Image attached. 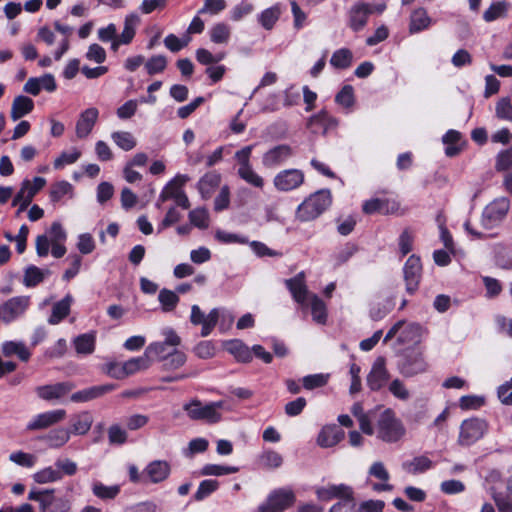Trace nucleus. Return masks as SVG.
Masks as SVG:
<instances>
[{
  "mask_svg": "<svg viewBox=\"0 0 512 512\" xmlns=\"http://www.w3.org/2000/svg\"><path fill=\"white\" fill-rule=\"evenodd\" d=\"M375 418L374 434L379 440L391 444L400 441L404 437L406 433L405 426L391 408H385Z\"/></svg>",
  "mask_w": 512,
  "mask_h": 512,
  "instance_id": "f257e3e1",
  "label": "nucleus"
},
{
  "mask_svg": "<svg viewBox=\"0 0 512 512\" xmlns=\"http://www.w3.org/2000/svg\"><path fill=\"white\" fill-rule=\"evenodd\" d=\"M332 203L329 189H321L306 198L297 208L296 217L302 222L312 221L327 210Z\"/></svg>",
  "mask_w": 512,
  "mask_h": 512,
  "instance_id": "f03ea898",
  "label": "nucleus"
},
{
  "mask_svg": "<svg viewBox=\"0 0 512 512\" xmlns=\"http://www.w3.org/2000/svg\"><path fill=\"white\" fill-rule=\"evenodd\" d=\"M427 363L419 348H407L399 355L397 368L404 377H413L427 370Z\"/></svg>",
  "mask_w": 512,
  "mask_h": 512,
  "instance_id": "7ed1b4c3",
  "label": "nucleus"
},
{
  "mask_svg": "<svg viewBox=\"0 0 512 512\" xmlns=\"http://www.w3.org/2000/svg\"><path fill=\"white\" fill-rule=\"evenodd\" d=\"M510 209V201L506 197H500L489 203L483 210L481 224L485 229L498 226L506 217Z\"/></svg>",
  "mask_w": 512,
  "mask_h": 512,
  "instance_id": "20e7f679",
  "label": "nucleus"
},
{
  "mask_svg": "<svg viewBox=\"0 0 512 512\" xmlns=\"http://www.w3.org/2000/svg\"><path fill=\"white\" fill-rule=\"evenodd\" d=\"M488 424L484 419L470 418L461 423L458 443L469 447L480 440L487 432Z\"/></svg>",
  "mask_w": 512,
  "mask_h": 512,
  "instance_id": "39448f33",
  "label": "nucleus"
},
{
  "mask_svg": "<svg viewBox=\"0 0 512 512\" xmlns=\"http://www.w3.org/2000/svg\"><path fill=\"white\" fill-rule=\"evenodd\" d=\"M295 502V494L289 488H279L270 492L266 501L258 507L259 512H282Z\"/></svg>",
  "mask_w": 512,
  "mask_h": 512,
  "instance_id": "423d86ee",
  "label": "nucleus"
},
{
  "mask_svg": "<svg viewBox=\"0 0 512 512\" xmlns=\"http://www.w3.org/2000/svg\"><path fill=\"white\" fill-rule=\"evenodd\" d=\"M29 296H15L0 305V320L10 324L22 318L30 307Z\"/></svg>",
  "mask_w": 512,
  "mask_h": 512,
  "instance_id": "0eeeda50",
  "label": "nucleus"
},
{
  "mask_svg": "<svg viewBox=\"0 0 512 512\" xmlns=\"http://www.w3.org/2000/svg\"><path fill=\"white\" fill-rule=\"evenodd\" d=\"M221 407V403H209L202 405L199 400H193L184 405V410L192 420H207L215 423L220 419L219 413L216 408Z\"/></svg>",
  "mask_w": 512,
  "mask_h": 512,
  "instance_id": "6e6552de",
  "label": "nucleus"
},
{
  "mask_svg": "<svg viewBox=\"0 0 512 512\" xmlns=\"http://www.w3.org/2000/svg\"><path fill=\"white\" fill-rule=\"evenodd\" d=\"M304 182V173L299 169H285L277 173L273 179L278 191L288 192L300 187Z\"/></svg>",
  "mask_w": 512,
  "mask_h": 512,
  "instance_id": "1a4fd4ad",
  "label": "nucleus"
},
{
  "mask_svg": "<svg viewBox=\"0 0 512 512\" xmlns=\"http://www.w3.org/2000/svg\"><path fill=\"white\" fill-rule=\"evenodd\" d=\"M65 417L66 411L64 409H56L39 413L32 417V419L27 423L26 430H44L63 421Z\"/></svg>",
  "mask_w": 512,
  "mask_h": 512,
  "instance_id": "9d476101",
  "label": "nucleus"
},
{
  "mask_svg": "<svg viewBox=\"0 0 512 512\" xmlns=\"http://www.w3.org/2000/svg\"><path fill=\"white\" fill-rule=\"evenodd\" d=\"M220 317V311L213 308L205 315L198 305L191 307L190 321L193 325H202L201 336L207 337L216 326Z\"/></svg>",
  "mask_w": 512,
  "mask_h": 512,
  "instance_id": "9b49d317",
  "label": "nucleus"
},
{
  "mask_svg": "<svg viewBox=\"0 0 512 512\" xmlns=\"http://www.w3.org/2000/svg\"><path fill=\"white\" fill-rule=\"evenodd\" d=\"M187 175H177L173 180L169 182V184L163 189L160 194L159 199L161 201H166L169 198H174L178 206L183 209H188L190 206V202L188 197L183 191L179 190V186L183 185L188 181Z\"/></svg>",
  "mask_w": 512,
  "mask_h": 512,
  "instance_id": "f8f14e48",
  "label": "nucleus"
},
{
  "mask_svg": "<svg viewBox=\"0 0 512 512\" xmlns=\"http://www.w3.org/2000/svg\"><path fill=\"white\" fill-rule=\"evenodd\" d=\"M421 272L422 265L420 258L416 255H411L403 267L406 291L409 294H414L417 291L421 279Z\"/></svg>",
  "mask_w": 512,
  "mask_h": 512,
  "instance_id": "ddd939ff",
  "label": "nucleus"
},
{
  "mask_svg": "<svg viewBox=\"0 0 512 512\" xmlns=\"http://www.w3.org/2000/svg\"><path fill=\"white\" fill-rule=\"evenodd\" d=\"M285 285L297 303L302 306L308 305V301L312 294H310L307 289L304 272H299L293 278L286 279Z\"/></svg>",
  "mask_w": 512,
  "mask_h": 512,
  "instance_id": "4468645a",
  "label": "nucleus"
},
{
  "mask_svg": "<svg viewBox=\"0 0 512 512\" xmlns=\"http://www.w3.org/2000/svg\"><path fill=\"white\" fill-rule=\"evenodd\" d=\"M389 377L390 375L386 369L385 359L378 357L367 376V385L372 391H378L386 385Z\"/></svg>",
  "mask_w": 512,
  "mask_h": 512,
  "instance_id": "2eb2a0df",
  "label": "nucleus"
},
{
  "mask_svg": "<svg viewBox=\"0 0 512 512\" xmlns=\"http://www.w3.org/2000/svg\"><path fill=\"white\" fill-rule=\"evenodd\" d=\"M293 155V149L287 144L277 145L262 157V164L267 168H274L283 164Z\"/></svg>",
  "mask_w": 512,
  "mask_h": 512,
  "instance_id": "dca6fc26",
  "label": "nucleus"
},
{
  "mask_svg": "<svg viewBox=\"0 0 512 512\" xmlns=\"http://www.w3.org/2000/svg\"><path fill=\"white\" fill-rule=\"evenodd\" d=\"M171 472L170 464L164 460H154L144 469L146 484H158L165 481Z\"/></svg>",
  "mask_w": 512,
  "mask_h": 512,
  "instance_id": "f3484780",
  "label": "nucleus"
},
{
  "mask_svg": "<svg viewBox=\"0 0 512 512\" xmlns=\"http://www.w3.org/2000/svg\"><path fill=\"white\" fill-rule=\"evenodd\" d=\"M373 13L369 3H357L350 9L349 26L353 31H360L367 23L368 16Z\"/></svg>",
  "mask_w": 512,
  "mask_h": 512,
  "instance_id": "a211bd4d",
  "label": "nucleus"
},
{
  "mask_svg": "<svg viewBox=\"0 0 512 512\" xmlns=\"http://www.w3.org/2000/svg\"><path fill=\"white\" fill-rule=\"evenodd\" d=\"M70 382H59L50 385L39 386L36 388L37 395L47 401L58 400L67 395L72 389Z\"/></svg>",
  "mask_w": 512,
  "mask_h": 512,
  "instance_id": "6ab92c4d",
  "label": "nucleus"
},
{
  "mask_svg": "<svg viewBox=\"0 0 512 512\" xmlns=\"http://www.w3.org/2000/svg\"><path fill=\"white\" fill-rule=\"evenodd\" d=\"M99 116L97 108L91 107L84 110L77 123H76V135L78 138L87 137L92 131Z\"/></svg>",
  "mask_w": 512,
  "mask_h": 512,
  "instance_id": "aec40b11",
  "label": "nucleus"
},
{
  "mask_svg": "<svg viewBox=\"0 0 512 512\" xmlns=\"http://www.w3.org/2000/svg\"><path fill=\"white\" fill-rule=\"evenodd\" d=\"M376 410L377 409L364 412L360 402L354 403L351 407L352 415L357 418L361 431L366 435L371 436L374 434L372 419L375 418Z\"/></svg>",
  "mask_w": 512,
  "mask_h": 512,
  "instance_id": "412c9836",
  "label": "nucleus"
},
{
  "mask_svg": "<svg viewBox=\"0 0 512 512\" xmlns=\"http://www.w3.org/2000/svg\"><path fill=\"white\" fill-rule=\"evenodd\" d=\"M115 389L114 384H105V385H99V386H92L80 391H77L73 393L70 397L72 402L75 403H81V402H87L93 399H96L98 397H101L102 395L112 391Z\"/></svg>",
  "mask_w": 512,
  "mask_h": 512,
  "instance_id": "4be33fe9",
  "label": "nucleus"
},
{
  "mask_svg": "<svg viewBox=\"0 0 512 512\" xmlns=\"http://www.w3.org/2000/svg\"><path fill=\"white\" fill-rule=\"evenodd\" d=\"M316 494L319 500L321 501H329L333 498H340L342 500L351 497L353 495L352 489L345 485H328L326 487H321L316 490Z\"/></svg>",
  "mask_w": 512,
  "mask_h": 512,
  "instance_id": "5701e85b",
  "label": "nucleus"
},
{
  "mask_svg": "<svg viewBox=\"0 0 512 512\" xmlns=\"http://www.w3.org/2000/svg\"><path fill=\"white\" fill-rule=\"evenodd\" d=\"M344 436V431L337 425L325 426L318 435L317 443L321 447L329 448L338 444Z\"/></svg>",
  "mask_w": 512,
  "mask_h": 512,
  "instance_id": "b1692460",
  "label": "nucleus"
},
{
  "mask_svg": "<svg viewBox=\"0 0 512 512\" xmlns=\"http://www.w3.org/2000/svg\"><path fill=\"white\" fill-rule=\"evenodd\" d=\"M221 182V175L216 171H210L204 174L198 181L197 187L201 197L205 200L209 199L215 189Z\"/></svg>",
  "mask_w": 512,
  "mask_h": 512,
  "instance_id": "393cba45",
  "label": "nucleus"
},
{
  "mask_svg": "<svg viewBox=\"0 0 512 512\" xmlns=\"http://www.w3.org/2000/svg\"><path fill=\"white\" fill-rule=\"evenodd\" d=\"M71 437L69 429L58 427L50 430L47 434L41 436L39 439L45 442L49 448L58 449L63 447Z\"/></svg>",
  "mask_w": 512,
  "mask_h": 512,
  "instance_id": "a878e982",
  "label": "nucleus"
},
{
  "mask_svg": "<svg viewBox=\"0 0 512 512\" xmlns=\"http://www.w3.org/2000/svg\"><path fill=\"white\" fill-rule=\"evenodd\" d=\"M54 489H32L28 493V500L39 503L40 512H50L53 505Z\"/></svg>",
  "mask_w": 512,
  "mask_h": 512,
  "instance_id": "bb28decb",
  "label": "nucleus"
},
{
  "mask_svg": "<svg viewBox=\"0 0 512 512\" xmlns=\"http://www.w3.org/2000/svg\"><path fill=\"white\" fill-rule=\"evenodd\" d=\"M432 19L424 8H418L411 13L409 32L416 34L426 30L431 25Z\"/></svg>",
  "mask_w": 512,
  "mask_h": 512,
  "instance_id": "cd10ccee",
  "label": "nucleus"
},
{
  "mask_svg": "<svg viewBox=\"0 0 512 512\" xmlns=\"http://www.w3.org/2000/svg\"><path fill=\"white\" fill-rule=\"evenodd\" d=\"M71 428L69 429L71 434L74 435H85L91 429L93 424V417L88 411L81 412L72 416Z\"/></svg>",
  "mask_w": 512,
  "mask_h": 512,
  "instance_id": "c85d7f7f",
  "label": "nucleus"
},
{
  "mask_svg": "<svg viewBox=\"0 0 512 512\" xmlns=\"http://www.w3.org/2000/svg\"><path fill=\"white\" fill-rule=\"evenodd\" d=\"M73 298L70 294H67L62 300L56 302L52 307V313L48 318V323L56 325L60 323L70 313V306Z\"/></svg>",
  "mask_w": 512,
  "mask_h": 512,
  "instance_id": "c756f323",
  "label": "nucleus"
},
{
  "mask_svg": "<svg viewBox=\"0 0 512 512\" xmlns=\"http://www.w3.org/2000/svg\"><path fill=\"white\" fill-rule=\"evenodd\" d=\"M224 346L238 361L248 363L252 360L251 350L241 340L234 339L227 341Z\"/></svg>",
  "mask_w": 512,
  "mask_h": 512,
  "instance_id": "7c9ffc66",
  "label": "nucleus"
},
{
  "mask_svg": "<svg viewBox=\"0 0 512 512\" xmlns=\"http://www.w3.org/2000/svg\"><path fill=\"white\" fill-rule=\"evenodd\" d=\"M34 108V102L31 98L19 95L14 98L11 108V118L16 121L30 113Z\"/></svg>",
  "mask_w": 512,
  "mask_h": 512,
  "instance_id": "2f4dec72",
  "label": "nucleus"
},
{
  "mask_svg": "<svg viewBox=\"0 0 512 512\" xmlns=\"http://www.w3.org/2000/svg\"><path fill=\"white\" fill-rule=\"evenodd\" d=\"M422 331L423 328L420 324L415 322L407 323L404 321L400 330V335L398 336V341L400 343H417L421 339Z\"/></svg>",
  "mask_w": 512,
  "mask_h": 512,
  "instance_id": "473e14b6",
  "label": "nucleus"
},
{
  "mask_svg": "<svg viewBox=\"0 0 512 512\" xmlns=\"http://www.w3.org/2000/svg\"><path fill=\"white\" fill-rule=\"evenodd\" d=\"M433 467V462L424 455L414 457L410 461H405L402 468L410 474L424 473Z\"/></svg>",
  "mask_w": 512,
  "mask_h": 512,
  "instance_id": "72a5a7b5",
  "label": "nucleus"
},
{
  "mask_svg": "<svg viewBox=\"0 0 512 512\" xmlns=\"http://www.w3.org/2000/svg\"><path fill=\"white\" fill-rule=\"evenodd\" d=\"M139 22L140 18L135 13H131L125 17L123 31L119 36H117L121 40L123 45L129 44L133 40L136 32V27L139 24Z\"/></svg>",
  "mask_w": 512,
  "mask_h": 512,
  "instance_id": "f704fd0d",
  "label": "nucleus"
},
{
  "mask_svg": "<svg viewBox=\"0 0 512 512\" xmlns=\"http://www.w3.org/2000/svg\"><path fill=\"white\" fill-rule=\"evenodd\" d=\"M460 140L461 133L457 130L450 129L444 134L442 141L447 145L445 149L446 156L454 157L460 153L462 149L461 145L458 144Z\"/></svg>",
  "mask_w": 512,
  "mask_h": 512,
  "instance_id": "c9c22d12",
  "label": "nucleus"
},
{
  "mask_svg": "<svg viewBox=\"0 0 512 512\" xmlns=\"http://www.w3.org/2000/svg\"><path fill=\"white\" fill-rule=\"evenodd\" d=\"M2 352L6 357L17 355L20 360L28 361L31 353L22 342L6 341L2 345Z\"/></svg>",
  "mask_w": 512,
  "mask_h": 512,
  "instance_id": "e433bc0d",
  "label": "nucleus"
},
{
  "mask_svg": "<svg viewBox=\"0 0 512 512\" xmlns=\"http://www.w3.org/2000/svg\"><path fill=\"white\" fill-rule=\"evenodd\" d=\"M508 12V4L505 1L493 2L483 13L485 22H493L505 18Z\"/></svg>",
  "mask_w": 512,
  "mask_h": 512,
  "instance_id": "4c0bfd02",
  "label": "nucleus"
},
{
  "mask_svg": "<svg viewBox=\"0 0 512 512\" xmlns=\"http://www.w3.org/2000/svg\"><path fill=\"white\" fill-rule=\"evenodd\" d=\"M96 337L93 333L81 334L74 340V345L79 354H92L95 350Z\"/></svg>",
  "mask_w": 512,
  "mask_h": 512,
  "instance_id": "58836bf2",
  "label": "nucleus"
},
{
  "mask_svg": "<svg viewBox=\"0 0 512 512\" xmlns=\"http://www.w3.org/2000/svg\"><path fill=\"white\" fill-rule=\"evenodd\" d=\"M311 307L313 320L318 324H325L327 320L326 305L317 295L312 294L308 303Z\"/></svg>",
  "mask_w": 512,
  "mask_h": 512,
  "instance_id": "ea45409f",
  "label": "nucleus"
},
{
  "mask_svg": "<svg viewBox=\"0 0 512 512\" xmlns=\"http://www.w3.org/2000/svg\"><path fill=\"white\" fill-rule=\"evenodd\" d=\"M33 479L38 484L57 482L62 479V472L56 466H48L36 472Z\"/></svg>",
  "mask_w": 512,
  "mask_h": 512,
  "instance_id": "a19ab883",
  "label": "nucleus"
},
{
  "mask_svg": "<svg viewBox=\"0 0 512 512\" xmlns=\"http://www.w3.org/2000/svg\"><path fill=\"white\" fill-rule=\"evenodd\" d=\"M93 494L102 500H111L120 493L119 485L106 486L102 482L96 481L92 485Z\"/></svg>",
  "mask_w": 512,
  "mask_h": 512,
  "instance_id": "79ce46f5",
  "label": "nucleus"
},
{
  "mask_svg": "<svg viewBox=\"0 0 512 512\" xmlns=\"http://www.w3.org/2000/svg\"><path fill=\"white\" fill-rule=\"evenodd\" d=\"M237 174L242 180L255 188L262 189L264 187V179L254 171L252 165L239 167Z\"/></svg>",
  "mask_w": 512,
  "mask_h": 512,
  "instance_id": "37998d69",
  "label": "nucleus"
},
{
  "mask_svg": "<svg viewBox=\"0 0 512 512\" xmlns=\"http://www.w3.org/2000/svg\"><path fill=\"white\" fill-rule=\"evenodd\" d=\"M111 138L113 142L124 151H130L137 145L134 136L127 131L113 132Z\"/></svg>",
  "mask_w": 512,
  "mask_h": 512,
  "instance_id": "c03bdc74",
  "label": "nucleus"
},
{
  "mask_svg": "<svg viewBox=\"0 0 512 512\" xmlns=\"http://www.w3.org/2000/svg\"><path fill=\"white\" fill-rule=\"evenodd\" d=\"M281 14L280 8L278 5L272 6L270 8L265 9L258 16V21L266 30H270L273 28L277 20L279 19Z\"/></svg>",
  "mask_w": 512,
  "mask_h": 512,
  "instance_id": "a18cd8bd",
  "label": "nucleus"
},
{
  "mask_svg": "<svg viewBox=\"0 0 512 512\" xmlns=\"http://www.w3.org/2000/svg\"><path fill=\"white\" fill-rule=\"evenodd\" d=\"M352 57V52L349 49L341 48L332 54L330 64L337 69H346L350 67Z\"/></svg>",
  "mask_w": 512,
  "mask_h": 512,
  "instance_id": "49530a36",
  "label": "nucleus"
},
{
  "mask_svg": "<svg viewBox=\"0 0 512 512\" xmlns=\"http://www.w3.org/2000/svg\"><path fill=\"white\" fill-rule=\"evenodd\" d=\"M239 471L238 467L228 465L206 464L202 467L200 474L204 476H223Z\"/></svg>",
  "mask_w": 512,
  "mask_h": 512,
  "instance_id": "de8ad7c7",
  "label": "nucleus"
},
{
  "mask_svg": "<svg viewBox=\"0 0 512 512\" xmlns=\"http://www.w3.org/2000/svg\"><path fill=\"white\" fill-rule=\"evenodd\" d=\"M259 463L267 469H277L283 464V457L274 450H266L259 456Z\"/></svg>",
  "mask_w": 512,
  "mask_h": 512,
  "instance_id": "09e8293b",
  "label": "nucleus"
},
{
  "mask_svg": "<svg viewBox=\"0 0 512 512\" xmlns=\"http://www.w3.org/2000/svg\"><path fill=\"white\" fill-rule=\"evenodd\" d=\"M158 300L162 305V309L165 312H170L175 309L179 302V297L175 291L163 288L160 290Z\"/></svg>",
  "mask_w": 512,
  "mask_h": 512,
  "instance_id": "8fccbe9b",
  "label": "nucleus"
},
{
  "mask_svg": "<svg viewBox=\"0 0 512 512\" xmlns=\"http://www.w3.org/2000/svg\"><path fill=\"white\" fill-rule=\"evenodd\" d=\"M230 27L225 23H217L210 30V39L213 43L224 44L229 41Z\"/></svg>",
  "mask_w": 512,
  "mask_h": 512,
  "instance_id": "3c124183",
  "label": "nucleus"
},
{
  "mask_svg": "<svg viewBox=\"0 0 512 512\" xmlns=\"http://www.w3.org/2000/svg\"><path fill=\"white\" fill-rule=\"evenodd\" d=\"M73 186L65 180L56 182L51 186L50 200L53 203L59 202L64 196L72 194Z\"/></svg>",
  "mask_w": 512,
  "mask_h": 512,
  "instance_id": "603ef678",
  "label": "nucleus"
},
{
  "mask_svg": "<svg viewBox=\"0 0 512 512\" xmlns=\"http://www.w3.org/2000/svg\"><path fill=\"white\" fill-rule=\"evenodd\" d=\"M163 366L165 369L174 370L183 366L186 362V355L182 351L174 349L167 356H163Z\"/></svg>",
  "mask_w": 512,
  "mask_h": 512,
  "instance_id": "864d4df0",
  "label": "nucleus"
},
{
  "mask_svg": "<svg viewBox=\"0 0 512 512\" xmlns=\"http://www.w3.org/2000/svg\"><path fill=\"white\" fill-rule=\"evenodd\" d=\"M219 487L217 480L207 479L200 482L197 491L194 494L196 501H202L215 492Z\"/></svg>",
  "mask_w": 512,
  "mask_h": 512,
  "instance_id": "5fc2aeb1",
  "label": "nucleus"
},
{
  "mask_svg": "<svg viewBox=\"0 0 512 512\" xmlns=\"http://www.w3.org/2000/svg\"><path fill=\"white\" fill-rule=\"evenodd\" d=\"M43 279L44 272L40 268L30 265L25 270L23 283L26 287H34L41 283Z\"/></svg>",
  "mask_w": 512,
  "mask_h": 512,
  "instance_id": "6e6d98bb",
  "label": "nucleus"
},
{
  "mask_svg": "<svg viewBox=\"0 0 512 512\" xmlns=\"http://www.w3.org/2000/svg\"><path fill=\"white\" fill-rule=\"evenodd\" d=\"M149 367V362L147 360L146 355L141 357H135L127 360L123 363V369L125 371L126 377L132 375L142 369H147Z\"/></svg>",
  "mask_w": 512,
  "mask_h": 512,
  "instance_id": "4d7b16f0",
  "label": "nucleus"
},
{
  "mask_svg": "<svg viewBox=\"0 0 512 512\" xmlns=\"http://www.w3.org/2000/svg\"><path fill=\"white\" fill-rule=\"evenodd\" d=\"M128 433L119 424H113L108 429V440L111 445H123L127 442Z\"/></svg>",
  "mask_w": 512,
  "mask_h": 512,
  "instance_id": "13d9d810",
  "label": "nucleus"
},
{
  "mask_svg": "<svg viewBox=\"0 0 512 512\" xmlns=\"http://www.w3.org/2000/svg\"><path fill=\"white\" fill-rule=\"evenodd\" d=\"M388 390L395 398L401 401H407L411 396L404 382L398 378L390 382Z\"/></svg>",
  "mask_w": 512,
  "mask_h": 512,
  "instance_id": "bf43d9fd",
  "label": "nucleus"
},
{
  "mask_svg": "<svg viewBox=\"0 0 512 512\" xmlns=\"http://www.w3.org/2000/svg\"><path fill=\"white\" fill-rule=\"evenodd\" d=\"M335 102L345 108H350L354 105V89L351 85H345L343 88L336 94Z\"/></svg>",
  "mask_w": 512,
  "mask_h": 512,
  "instance_id": "052dcab7",
  "label": "nucleus"
},
{
  "mask_svg": "<svg viewBox=\"0 0 512 512\" xmlns=\"http://www.w3.org/2000/svg\"><path fill=\"white\" fill-rule=\"evenodd\" d=\"M166 66L167 59L163 55L153 56L145 63V69L149 75H155L163 72Z\"/></svg>",
  "mask_w": 512,
  "mask_h": 512,
  "instance_id": "680f3d73",
  "label": "nucleus"
},
{
  "mask_svg": "<svg viewBox=\"0 0 512 512\" xmlns=\"http://www.w3.org/2000/svg\"><path fill=\"white\" fill-rule=\"evenodd\" d=\"M326 117V110H321L320 112L310 116L307 120V128L313 134H323L324 135V122Z\"/></svg>",
  "mask_w": 512,
  "mask_h": 512,
  "instance_id": "e2e57ef3",
  "label": "nucleus"
},
{
  "mask_svg": "<svg viewBox=\"0 0 512 512\" xmlns=\"http://www.w3.org/2000/svg\"><path fill=\"white\" fill-rule=\"evenodd\" d=\"M496 116L499 119L512 122V103L508 97L501 98L495 107Z\"/></svg>",
  "mask_w": 512,
  "mask_h": 512,
  "instance_id": "0e129e2a",
  "label": "nucleus"
},
{
  "mask_svg": "<svg viewBox=\"0 0 512 512\" xmlns=\"http://www.w3.org/2000/svg\"><path fill=\"white\" fill-rule=\"evenodd\" d=\"M328 378V374L322 373L307 375L302 379L303 387L307 390L323 387L328 382Z\"/></svg>",
  "mask_w": 512,
  "mask_h": 512,
  "instance_id": "69168bd1",
  "label": "nucleus"
},
{
  "mask_svg": "<svg viewBox=\"0 0 512 512\" xmlns=\"http://www.w3.org/2000/svg\"><path fill=\"white\" fill-rule=\"evenodd\" d=\"M9 459L15 464L27 468L33 467L36 463V457L34 455L22 451L11 453Z\"/></svg>",
  "mask_w": 512,
  "mask_h": 512,
  "instance_id": "338daca9",
  "label": "nucleus"
},
{
  "mask_svg": "<svg viewBox=\"0 0 512 512\" xmlns=\"http://www.w3.org/2000/svg\"><path fill=\"white\" fill-rule=\"evenodd\" d=\"M497 395L502 404L512 405V378L498 387Z\"/></svg>",
  "mask_w": 512,
  "mask_h": 512,
  "instance_id": "774afa93",
  "label": "nucleus"
}]
</instances>
